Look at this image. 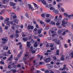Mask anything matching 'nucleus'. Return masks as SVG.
<instances>
[{"label":"nucleus","mask_w":73,"mask_h":73,"mask_svg":"<svg viewBox=\"0 0 73 73\" xmlns=\"http://www.w3.org/2000/svg\"><path fill=\"white\" fill-rule=\"evenodd\" d=\"M22 45H20V47H19V49H22Z\"/></svg>","instance_id":"69168bd1"},{"label":"nucleus","mask_w":73,"mask_h":73,"mask_svg":"<svg viewBox=\"0 0 73 73\" xmlns=\"http://www.w3.org/2000/svg\"><path fill=\"white\" fill-rule=\"evenodd\" d=\"M52 29L54 30V31H57V29L55 27H54L52 28Z\"/></svg>","instance_id":"79ce46f5"},{"label":"nucleus","mask_w":73,"mask_h":73,"mask_svg":"<svg viewBox=\"0 0 73 73\" xmlns=\"http://www.w3.org/2000/svg\"><path fill=\"white\" fill-rule=\"evenodd\" d=\"M51 32L52 34H53V33H54V32L53 31H51Z\"/></svg>","instance_id":"338daca9"},{"label":"nucleus","mask_w":73,"mask_h":73,"mask_svg":"<svg viewBox=\"0 0 73 73\" xmlns=\"http://www.w3.org/2000/svg\"><path fill=\"white\" fill-rule=\"evenodd\" d=\"M63 15L65 17H67L69 19H70V17H73V14L69 15V14L65 13H63Z\"/></svg>","instance_id":"7ed1b4c3"},{"label":"nucleus","mask_w":73,"mask_h":73,"mask_svg":"<svg viewBox=\"0 0 73 73\" xmlns=\"http://www.w3.org/2000/svg\"><path fill=\"white\" fill-rule=\"evenodd\" d=\"M51 24H52V25H55L56 23H55V22H53V21H51Z\"/></svg>","instance_id":"f704fd0d"},{"label":"nucleus","mask_w":73,"mask_h":73,"mask_svg":"<svg viewBox=\"0 0 73 73\" xmlns=\"http://www.w3.org/2000/svg\"><path fill=\"white\" fill-rule=\"evenodd\" d=\"M21 20H23L24 19V17H23V15H21Z\"/></svg>","instance_id":"4d7b16f0"},{"label":"nucleus","mask_w":73,"mask_h":73,"mask_svg":"<svg viewBox=\"0 0 73 73\" xmlns=\"http://www.w3.org/2000/svg\"><path fill=\"white\" fill-rule=\"evenodd\" d=\"M45 73H49V70H46L45 71Z\"/></svg>","instance_id":"e2e57ef3"},{"label":"nucleus","mask_w":73,"mask_h":73,"mask_svg":"<svg viewBox=\"0 0 73 73\" xmlns=\"http://www.w3.org/2000/svg\"><path fill=\"white\" fill-rule=\"evenodd\" d=\"M9 19L7 18L5 19V21H9Z\"/></svg>","instance_id":"49530a36"},{"label":"nucleus","mask_w":73,"mask_h":73,"mask_svg":"<svg viewBox=\"0 0 73 73\" xmlns=\"http://www.w3.org/2000/svg\"><path fill=\"white\" fill-rule=\"evenodd\" d=\"M23 41H25L28 40V38H23Z\"/></svg>","instance_id":"e433bc0d"},{"label":"nucleus","mask_w":73,"mask_h":73,"mask_svg":"<svg viewBox=\"0 0 73 73\" xmlns=\"http://www.w3.org/2000/svg\"><path fill=\"white\" fill-rule=\"evenodd\" d=\"M61 10L59 9H58L59 10L60 12H61V11H62L63 12H65V9H64V8L61 7Z\"/></svg>","instance_id":"f3484780"},{"label":"nucleus","mask_w":73,"mask_h":73,"mask_svg":"<svg viewBox=\"0 0 73 73\" xmlns=\"http://www.w3.org/2000/svg\"><path fill=\"white\" fill-rule=\"evenodd\" d=\"M19 57H18L17 56V57L16 58L15 57H14V58L15 59V61H18V58H19Z\"/></svg>","instance_id":"ea45409f"},{"label":"nucleus","mask_w":73,"mask_h":73,"mask_svg":"<svg viewBox=\"0 0 73 73\" xmlns=\"http://www.w3.org/2000/svg\"><path fill=\"white\" fill-rule=\"evenodd\" d=\"M60 23L58 22H57L56 23V25H57L58 26V25H60Z\"/></svg>","instance_id":"6e6d98bb"},{"label":"nucleus","mask_w":73,"mask_h":73,"mask_svg":"<svg viewBox=\"0 0 73 73\" xmlns=\"http://www.w3.org/2000/svg\"><path fill=\"white\" fill-rule=\"evenodd\" d=\"M7 25H10V21H9L7 22L6 23Z\"/></svg>","instance_id":"c9c22d12"},{"label":"nucleus","mask_w":73,"mask_h":73,"mask_svg":"<svg viewBox=\"0 0 73 73\" xmlns=\"http://www.w3.org/2000/svg\"><path fill=\"white\" fill-rule=\"evenodd\" d=\"M66 42H68V43H70V40L68 39V40H67L66 41Z\"/></svg>","instance_id":"603ef678"},{"label":"nucleus","mask_w":73,"mask_h":73,"mask_svg":"<svg viewBox=\"0 0 73 73\" xmlns=\"http://www.w3.org/2000/svg\"><path fill=\"white\" fill-rule=\"evenodd\" d=\"M50 21H51V19H46L45 21L46 23H50Z\"/></svg>","instance_id":"dca6fc26"},{"label":"nucleus","mask_w":73,"mask_h":73,"mask_svg":"<svg viewBox=\"0 0 73 73\" xmlns=\"http://www.w3.org/2000/svg\"><path fill=\"white\" fill-rule=\"evenodd\" d=\"M68 47V45H67V44H64V48H67Z\"/></svg>","instance_id":"c03bdc74"},{"label":"nucleus","mask_w":73,"mask_h":73,"mask_svg":"<svg viewBox=\"0 0 73 73\" xmlns=\"http://www.w3.org/2000/svg\"><path fill=\"white\" fill-rule=\"evenodd\" d=\"M50 44V47H53V45H54V44H52V43H49Z\"/></svg>","instance_id":"c85d7f7f"},{"label":"nucleus","mask_w":73,"mask_h":73,"mask_svg":"<svg viewBox=\"0 0 73 73\" xmlns=\"http://www.w3.org/2000/svg\"><path fill=\"white\" fill-rule=\"evenodd\" d=\"M31 51L32 53H36V52L37 51V49H34L33 50H31Z\"/></svg>","instance_id":"ddd939ff"},{"label":"nucleus","mask_w":73,"mask_h":73,"mask_svg":"<svg viewBox=\"0 0 73 73\" xmlns=\"http://www.w3.org/2000/svg\"><path fill=\"white\" fill-rule=\"evenodd\" d=\"M8 29V26H6L5 27V29L7 30Z\"/></svg>","instance_id":"052dcab7"},{"label":"nucleus","mask_w":73,"mask_h":73,"mask_svg":"<svg viewBox=\"0 0 73 73\" xmlns=\"http://www.w3.org/2000/svg\"><path fill=\"white\" fill-rule=\"evenodd\" d=\"M40 23L41 24H43V27H45V23H44L42 21H40Z\"/></svg>","instance_id":"aec40b11"},{"label":"nucleus","mask_w":73,"mask_h":73,"mask_svg":"<svg viewBox=\"0 0 73 73\" xmlns=\"http://www.w3.org/2000/svg\"><path fill=\"white\" fill-rule=\"evenodd\" d=\"M26 54H25V56L23 58V59L25 61V60H27V58H29V56L28 55V54L29 53V52H26Z\"/></svg>","instance_id":"423d86ee"},{"label":"nucleus","mask_w":73,"mask_h":73,"mask_svg":"<svg viewBox=\"0 0 73 73\" xmlns=\"http://www.w3.org/2000/svg\"><path fill=\"white\" fill-rule=\"evenodd\" d=\"M23 50H21L19 54L17 55V57H20V56L22 55V54H23Z\"/></svg>","instance_id":"9d476101"},{"label":"nucleus","mask_w":73,"mask_h":73,"mask_svg":"<svg viewBox=\"0 0 73 73\" xmlns=\"http://www.w3.org/2000/svg\"><path fill=\"white\" fill-rule=\"evenodd\" d=\"M56 35L55 34H53L52 35V41H54L56 42V44H57V45H61V43L60 42V41L59 40L58 38H54V37Z\"/></svg>","instance_id":"f257e3e1"},{"label":"nucleus","mask_w":73,"mask_h":73,"mask_svg":"<svg viewBox=\"0 0 73 73\" xmlns=\"http://www.w3.org/2000/svg\"><path fill=\"white\" fill-rule=\"evenodd\" d=\"M13 15H14L13 17ZM10 17L11 19H12V17H13V19H16L17 18V16L16 15V13H13V12L11 13H10Z\"/></svg>","instance_id":"39448f33"},{"label":"nucleus","mask_w":73,"mask_h":73,"mask_svg":"<svg viewBox=\"0 0 73 73\" xmlns=\"http://www.w3.org/2000/svg\"><path fill=\"white\" fill-rule=\"evenodd\" d=\"M52 5L51 4L48 5V7L49 8H50V7H52Z\"/></svg>","instance_id":"8fccbe9b"},{"label":"nucleus","mask_w":73,"mask_h":73,"mask_svg":"<svg viewBox=\"0 0 73 73\" xmlns=\"http://www.w3.org/2000/svg\"><path fill=\"white\" fill-rule=\"evenodd\" d=\"M63 32V29L61 30H59L58 31V34H60V33H61V32Z\"/></svg>","instance_id":"4be33fe9"},{"label":"nucleus","mask_w":73,"mask_h":73,"mask_svg":"<svg viewBox=\"0 0 73 73\" xmlns=\"http://www.w3.org/2000/svg\"><path fill=\"white\" fill-rule=\"evenodd\" d=\"M25 64H26L27 65H29V66H31V64H30V62L29 61H28L27 62H25Z\"/></svg>","instance_id":"6ab92c4d"},{"label":"nucleus","mask_w":73,"mask_h":73,"mask_svg":"<svg viewBox=\"0 0 73 73\" xmlns=\"http://www.w3.org/2000/svg\"><path fill=\"white\" fill-rule=\"evenodd\" d=\"M33 28H34V27H33V26H31L30 25H29L28 26V29H31L32 30L31 31H29H29L32 32V29H33Z\"/></svg>","instance_id":"6e6552de"},{"label":"nucleus","mask_w":73,"mask_h":73,"mask_svg":"<svg viewBox=\"0 0 73 73\" xmlns=\"http://www.w3.org/2000/svg\"><path fill=\"white\" fill-rule=\"evenodd\" d=\"M13 58V55H12L11 56L9 57V58L8 59L9 60V61H11L12 58Z\"/></svg>","instance_id":"7c9ffc66"},{"label":"nucleus","mask_w":73,"mask_h":73,"mask_svg":"<svg viewBox=\"0 0 73 73\" xmlns=\"http://www.w3.org/2000/svg\"><path fill=\"white\" fill-rule=\"evenodd\" d=\"M42 3L44 5H46V2H45L44 0L42 1Z\"/></svg>","instance_id":"72a5a7b5"},{"label":"nucleus","mask_w":73,"mask_h":73,"mask_svg":"<svg viewBox=\"0 0 73 73\" xmlns=\"http://www.w3.org/2000/svg\"><path fill=\"white\" fill-rule=\"evenodd\" d=\"M53 67V66H49L48 67V68H52Z\"/></svg>","instance_id":"09e8293b"},{"label":"nucleus","mask_w":73,"mask_h":73,"mask_svg":"<svg viewBox=\"0 0 73 73\" xmlns=\"http://www.w3.org/2000/svg\"><path fill=\"white\" fill-rule=\"evenodd\" d=\"M7 53L8 54H12V53L11 52H10V50H9L8 51V52H7Z\"/></svg>","instance_id":"3c124183"},{"label":"nucleus","mask_w":73,"mask_h":73,"mask_svg":"<svg viewBox=\"0 0 73 73\" xmlns=\"http://www.w3.org/2000/svg\"><path fill=\"white\" fill-rule=\"evenodd\" d=\"M28 5L30 9H31V10H32V11L34 10V8H33V7H32V6H31V5L30 4H28Z\"/></svg>","instance_id":"f8f14e48"},{"label":"nucleus","mask_w":73,"mask_h":73,"mask_svg":"<svg viewBox=\"0 0 73 73\" xmlns=\"http://www.w3.org/2000/svg\"><path fill=\"white\" fill-rule=\"evenodd\" d=\"M0 64H4V62L2 61H1L0 62Z\"/></svg>","instance_id":"0e129e2a"},{"label":"nucleus","mask_w":73,"mask_h":73,"mask_svg":"<svg viewBox=\"0 0 73 73\" xmlns=\"http://www.w3.org/2000/svg\"><path fill=\"white\" fill-rule=\"evenodd\" d=\"M0 20H4V18L3 17H1Z\"/></svg>","instance_id":"13d9d810"},{"label":"nucleus","mask_w":73,"mask_h":73,"mask_svg":"<svg viewBox=\"0 0 73 73\" xmlns=\"http://www.w3.org/2000/svg\"><path fill=\"white\" fill-rule=\"evenodd\" d=\"M48 3H51L52 2V0H48Z\"/></svg>","instance_id":"de8ad7c7"},{"label":"nucleus","mask_w":73,"mask_h":73,"mask_svg":"<svg viewBox=\"0 0 73 73\" xmlns=\"http://www.w3.org/2000/svg\"><path fill=\"white\" fill-rule=\"evenodd\" d=\"M66 59H68V60L69 59H70V56H69L68 55H67L66 56Z\"/></svg>","instance_id":"cd10ccee"},{"label":"nucleus","mask_w":73,"mask_h":73,"mask_svg":"<svg viewBox=\"0 0 73 73\" xmlns=\"http://www.w3.org/2000/svg\"><path fill=\"white\" fill-rule=\"evenodd\" d=\"M10 5L11 6H15V5H16V4L12 2H11L10 3Z\"/></svg>","instance_id":"2eb2a0df"},{"label":"nucleus","mask_w":73,"mask_h":73,"mask_svg":"<svg viewBox=\"0 0 73 73\" xmlns=\"http://www.w3.org/2000/svg\"><path fill=\"white\" fill-rule=\"evenodd\" d=\"M62 73H67V72H66V71H64L62 72Z\"/></svg>","instance_id":"774afa93"},{"label":"nucleus","mask_w":73,"mask_h":73,"mask_svg":"<svg viewBox=\"0 0 73 73\" xmlns=\"http://www.w3.org/2000/svg\"><path fill=\"white\" fill-rule=\"evenodd\" d=\"M7 7L5 6L4 5H1V4H0V8H6Z\"/></svg>","instance_id":"a878e982"},{"label":"nucleus","mask_w":73,"mask_h":73,"mask_svg":"<svg viewBox=\"0 0 73 73\" xmlns=\"http://www.w3.org/2000/svg\"><path fill=\"white\" fill-rule=\"evenodd\" d=\"M8 38L7 37H6L5 38H3L2 39V40L3 41H8V40L6 38Z\"/></svg>","instance_id":"a211bd4d"},{"label":"nucleus","mask_w":73,"mask_h":73,"mask_svg":"<svg viewBox=\"0 0 73 73\" xmlns=\"http://www.w3.org/2000/svg\"><path fill=\"white\" fill-rule=\"evenodd\" d=\"M27 47H28V48L30 47L31 46V42H28L27 43Z\"/></svg>","instance_id":"9b49d317"},{"label":"nucleus","mask_w":73,"mask_h":73,"mask_svg":"<svg viewBox=\"0 0 73 73\" xmlns=\"http://www.w3.org/2000/svg\"><path fill=\"white\" fill-rule=\"evenodd\" d=\"M53 4L54 5H56V2L55 1H53Z\"/></svg>","instance_id":"680f3d73"},{"label":"nucleus","mask_w":73,"mask_h":73,"mask_svg":"<svg viewBox=\"0 0 73 73\" xmlns=\"http://www.w3.org/2000/svg\"><path fill=\"white\" fill-rule=\"evenodd\" d=\"M53 11L55 13H58V11L57 10H55V9Z\"/></svg>","instance_id":"5701e85b"},{"label":"nucleus","mask_w":73,"mask_h":73,"mask_svg":"<svg viewBox=\"0 0 73 73\" xmlns=\"http://www.w3.org/2000/svg\"><path fill=\"white\" fill-rule=\"evenodd\" d=\"M62 16L61 15H60L58 17V16H56L55 17V19L54 20V21L56 22H59V23H60L62 21V19H62Z\"/></svg>","instance_id":"f03ea898"},{"label":"nucleus","mask_w":73,"mask_h":73,"mask_svg":"<svg viewBox=\"0 0 73 73\" xmlns=\"http://www.w3.org/2000/svg\"><path fill=\"white\" fill-rule=\"evenodd\" d=\"M11 69H12V68H10V70H13V72H16V70H11Z\"/></svg>","instance_id":"5fc2aeb1"},{"label":"nucleus","mask_w":73,"mask_h":73,"mask_svg":"<svg viewBox=\"0 0 73 73\" xmlns=\"http://www.w3.org/2000/svg\"><path fill=\"white\" fill-rule=\"evenodd\" d=\"M66 20H68V18H66L64 19L62 21V25L63 27H65L66 25L67 24V22H66Z\"/></svg>","instance_id":"20e7f679"},{"label":"nucleus","mask_w":73,"mask_h":73,"mask_svg":"<svg viewBox=\"0 0 73 73\" xmlns=\"http://www.w3.org/2000/svg\"><path fill=\"white\" fill-rule=\"evenodd\" d=\"M64 58H65V56L64 55H62L61 58V60L62 61L64 60Z\"/></svg>","instance_id":"412c9836"},{"label":"nucleus","mask_w":73,"mask_h":73,"mask_svg":"<svg viewBox=\"0 0 73 73\" xmlns=\"http://www.w3.org/2000/svg\"><path fill=\"white\" fill-rule=\"evenodd\" d=\"M33 63L34 64V65H36L37 63H36V60H34L33 62Z\"/></svg>","instance_id":"bf43d9fd"},{"label":"nucleus","mask_w":73,"mask_h":73,"mask_svg":"<svg viewBox=\"0 0 73 73\" xmlns=\"http://www.w3.org/2000/svg\"><path fill=\"white\" fill-rule=\"evenodd\" d=\"M54 9H55V8L54 7H51L50 8V10H52L53 11Z\"/></svg>","instance_id":"2f4dec72"},{"label":"nucleus","mask_w":73,"mask_h":73,"mask_svg":"<svg viewBox=\"0 0 73 73\" xmlns=\"http://www.w3.org/2000/svg\"><path fill=\"white\" fill-rule=\"evenodd\" d=\"M38 46V44L36 42H35L34 44V47H37Z\"/></svg>","instance_id":"bb28decb"},{"label":"nucleus","mask_w":73,"mask_h":73,"mask_svg":"<svg viewBox=\"0 0 73 73\" xmlns=\"http://www.w3.org/2000/svg\"><path fill=\"white\" fill-rule=\"evenodd\" d=\"M63 31L64 32L62 35L63 36H64L66 34V33H67V32H68V30L66 29H63Z\"/></svg>","instance_id":"1a4fd4ad"},{"label":"nucleus","mask_w":73,"mask_h":73,"mask_svg":"<svg viewBox=\"0 0 73 73\" xmlns=\"http://www.w3.org/2000/svg\"><path fill=\"white\" fill-rule=\"evenodd\" d=\"M59 52L60 51L59 50H57L56 51V55H59L60 54V53H59Z\"/></svg>","instance_id":"b1692460"},{"label":"nucleus","mask_w":73,"mask_h":73,"mask_svg":"<svg viewBox=\"0 0 73 73\" xmlns=\"http://www.w3.org/2000/svg\"><path fill=\"white\" fill-rule=\"evenodd\" d=\"M50 60H51V59L50 58H48L44 59V61L45 62H46V63H49L50 61Z\"/></svg>","instance_id":"0eeeda50"},{"label":"nucleus","mask_w":73,"mask_h":73,"mask_svg":"<svg viewBox=\"0 0 73 73\" xmlns=\"http://www.w3.org/2000/svg\"><path fill=\"white\" fill-rule=\"evenodd\" d=\"M37 31V29L35 28L34 29L33 32L34 33H36Z\"/></svg>","instance_id":"c756f323"},{"label":"nucleus","mask_w":73,"mask_h":73,"mask_svg":"<svg viewBox=\"0 0 73 73\" xmlns=\"http://www.w3.org/2000/svg\"><path fill=\"white\" fill-rule=\"evenodd\" d=\"M13 22L17 23H18V21L17 19H14L13 20Z\"/></svg>","instance_id":"473e14b6"},{"label":"nucleus","mask_w":73,"mask_h":73,"mask_svg":"<svg viewBox=\"0 0 73 73\" xmlns=\"http://www.w3.org/2000/svg\"><path fill=\"white\" fill-rule=\"evenodd\" d=\"M3 32V29H2V28L1 27H0V33H2Z\"/></svg>","instance_id":"58836bf2"},{"label":"nucleus","mask_w":73,"mask_h":73,"mask_svg":"<svg viewBox=\"0 0 73 73\" xmlns=\"http://www.w3.org/2000/svg\"><path fill=\"white\" fill-rule=\"evenodd\" d=\"M49 29V27H46L44 29L46 31H47V30H48V29Z\"/></svg>","instance_id":"37998d69"},{"label":"nucleus","mask_w":73,"mask_h":73,"mask_svg":"<svg viewBox=\"0 0 73 73\" xmlns=\"http://www.w3.org/2000/svg\"><path fill=\"white\" fill-rule=\"evenodd\" d=\"M33 5H34L35 7H37V5L36 4L33 3Z\"/></svg>","instance_id":"4c0bfd02"},{"label":"nucleus","mask_w":73,"mask_h":73,"mask_svg":"<svg viewBox=\"0 0 73 73\" xmlns=\"http://www.w3.org/2000/svg\"><path fill=\"white\" fill-rule=\"evenodd\" d=\"M31 43H32V44H33L34 43V42L35 41L34 40H33V39H31Z\"/></svg>","instance_id":"a18cd8bd"},{"label":"nucleus","mask_w":73,"mask_h":73,"mask_svg":"<svg viewBox=\"0 0 73 73\" xmlns=\"http://www.w3.org/2000/svg\"><path fill=\"white\" fill-rule=\"evenodd\" d=\"M25 15L26 16V17L27 18H29V15H28V14L27 13H26L25 14Z\"/></svg>","instance_id":"a19ab883"},{"label":"nucleus","mask_w":73,"mask_h":73,"mask_svg":"<svg viewBox=\"0 0 73 73\" xmlns=\"http://www.w3.org/2000/svg\"><path fill=\"white\" fill-rule=\"evenodd\" d=\"M38 33H40L41 32V30H38Z\"/></svg>","instance_id":"864d4df0"},{"label":"nucleus","mask_w":73,"mask_h":73,"mask_svg":"<svg viewBox=\"0 0 73 73\" xmlns=\"http://www.w3.org/2000/svg\"><path fill=\"white\" fill-rule=\"evenodd\" d=\"M10 24H11V25H16V24L15 23L13 24V21H10Z\"/></svg>","instance_id":"393cba45"},{"label":"nucleus","mask_w":73,"mask_h":73,"mask_svg":"<svg viewBox=\"0 0 73 73\" xmlns=\"http://www.w3.org/2000/svg\"><path fill=\"white\" fill-rule=\"evenodd\" d=\"M71 55V58H73V51H70L69 53V55Z\"/></svg>","instance_id":"4468645a"}]
</instances>
